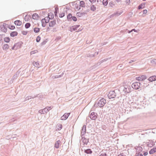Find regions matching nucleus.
<instances>
[{
  "mask_svg": "<svg viewBox=\"0 0 156 156\" xmlns=\"http://www.w3.org/2000/svg\"><path fill=\"white\" fill-rule=\"evenodd\" d=\"M147 154H148V153L147 152H145V153H144V155L145 156L147 155Z\"/></svg>",
  "mask_w": 156,
  "mask_h": 156,
  "instance_id": "obj_43",
  "label": "nucleus"
},
{
  "mask_svg": "<svg viewBox=\"0 0 156 156\" xmlns=\"http://www.w3.org/2000/svg\"><path fill=\"white\" fill-rule=\"evenodd\" d=\"M4 41L5 42H9L10 41V38L9 37H5L4 38Z\"/></svg>",
  "mask_w": 156,
  "mask_h": 156,
  "instance_id": "obj_22",
  "label": "nucleus"
},
{
  "mask_svg": "<svg viewBox=\"0 0 156 156\" xmlns=\"http://www.w3.org/2000/svg\"><path fill=\"white\" fill-rule=\"evenodd\" d=\"M136 156H143V154H142L138 153Z\"/></svg>",
  "mask_w": 156,
  "mask_h": 156,
  "instance_id": "obj_40",
  "label": "nucleus"
},
{
  "mask_svg": "<svg viewBox=\"0 0 156 156\" xmlns=\"http://www.w3.org/2000/svg\"><path fill=\"white\" fill-rule=\"evenodd\" d=\"M70 115V113H65L61 117V119L62 120H65L66 119L69 117Z\"/></svg>",
  "mask_w": 156,
  "mask_h": 156,
  "instance_id": "obj_6",
  "label": "nucleus"
},
{
  "mask_svg": "<svg viewBox=\"0 0 156 156\" xmlns=\"http://www.w3.org/2000/svg\"><path fill=\"white\" fill-rule=\"evenodd\" d=\"M35 63L36 65H37V62H35Z\"/></svg>",
  "mask_w": 156,
  "mask_h": 156,
  "instance_id": "obj_47",
  "label": "nucleus"
},
{
  "mask_svg": "<svg viewBox=\"0 0 156 156\" xmlns=\"http://www.w3.org/2000/svg\"><path fill=\"white\" fill-rule=\"evenodd\" d=\"M49 16V15H48ZM44 21H45V22L46 23H48L49 20L50 18L49 17H45L44 18Z\"/></svg>",
  "mask_w": 156,
  "mask_h": 156,
  "instance_id": "obj_15",
  "label": "nucleus"
},
{
  "mask_svg": "<svg viewBox=\"0 0 156 156\" xmlns=\"http://www.w3.org/2000/svg\"><path fill=\"white\" fill-rule=\"evenodd\" d=\"M147 12V10H144L143 11V13L144 14H146Z\"/></svg>",
  "mask_w": 156,
  "mask_h": 156,
  "instance_id": "obj_37",
  "label": "nucleus"
},
{
  "mask_svg": "<svg viewBox=\"0 0 156 156\" xmlns=\"http://www.w3.org/2000/svg\"><path fill=\"white\" fill-rule=\"evenodd\" d=\"M151 62L154 64H156V59H154L151 61Z\"/></svg>",
  "mask_w": 156,
  "mask_h": 156,
  "instance_id": "obj_36",
  "label": "nucleus"
},
{
  "mask_svg": "<svg viewBox=\"0 0 156 156\" xmlns=\"http://www.w3.org/2000/svg\"><path fill=\"white\" fill-rule=\"evenodd\" d=\"M60 143V141H58L55 143V146L56 148H58L59 147Z\"/></svg>",
  "mask_w": 156,
  "mask_h": 156,
  "instance_id": "obj_14",
  "label": "nucleus"
},
{
  "mask_svg": "<svg viewBox=\"0 0 156 156\" xmlns=\"http://www.w3.org/2000/svg\"><path fill=\"white\" fill-rule=\"evenodd\" d=\"M9 27L11 30H14L15 28V27L12 25L10 26Z\"/></svg>",
  "mask_w": 156,
  "mask_h": 156,
  "instance_id": "obj_33",
  "label": "nucleus"
},
{
  "mask_svg": "<svg viewBox=\"0 0 156 156\" xmlns=\"http://www.w3.org/2000/svg\"><path fill=\"white\" fill-rule=\"evenodd\" d=\"M145 5L144 4H142L138 6V9H140L144 8L145 7Z\"/></svg>",
  "mask_w": 156,
  "mask_h": 156,
  "instance_id": "obj_19",
  "label": "nucleus"
},
{
  "mask_svg": "<svg viewBox=\"0 0 156 156\" xmlns=\"http://www.w3.org/2000/svg\"><path fill=\"white\" fill-rule=\"evenodd\" d=\"M115 94L114 91H110L108 94V96L109 98H113L115 96Z\"/></svg>",
  "mask_w": 156,
  "mask_h": 156,
  "instance_id": "obj_4",
  "label": "nucleus"
},
{
  "mask_svg": "<svg viewBox=\"0 0 156 156\" xmlns=\"http://www.w3.org/2000/svg\"><path fill=\"white\" fill-rule=\"evenodd\" d=\"M30 26V24L29 23H27L25 25V27L26 28H29Z\"/></svg>",
  "mask_w": 156,
  "mask_h": 156,
  "instance_id": "obj_26",
  "label": "nucleus"
},
{
  "mask_svg": "<svg viewBox=\"0 0 156 156\" xmlns=\"http://www.w3.org/2000/svg\"><path fill=\"white\" fill-rule=\"evenodd\" d=\"M45 42H43V44H45Z\"/></svg>",
  "mask_w": 156,
  "mask_h": 156,
  "instance_id": "obj_46",
  "label": "nucleus"
},
{
  "mask_svg": "<svg viewBox=\"0 0 156 156\" xmlns=\"http://www.w3.org/2000/svg\"><path fill=\"white\" fill-rule=\"evenodd\" d=\"M82 131H83V132H86V126H83V128H82Z\"/></svg>",
  "mask_w": 156,
  "mask_h": 156,
  "instance_id": "obj_34",
  "label": "nucleus"
},
{
  "mask_svg": "<svg viewBox=\"0 0 156 156\" xmlns=\"http://www.w3.org/2000/svg\"><path fill=\"white\" fill-rule=\"evenodd\" d=\"M14 23L16 25L21 26L22 24L21 22L19 20H16L14 21Z\"/></svg>",
  "mask_w": 156,
  "mask_h": 156,
  "instance_id": "obj_11",
  "label": "nucleus"
},
{
  "mask_svg": "<svg viewBox=\"0 0 156 156\" xmlns=\"http://www.w3.org/2000/svg\"><path fill=\"white\" fill-rule=\"evenodd\" d=\"M18 46V45L17 44V46L16 47H15V48H17V47Z\"/></svg>",
  "mask_w": 156,
  "mask_h": 156,
  "instance_id": "obj_45",
  "label": "nucleus"
},
{
  "mask_svg": "<svg viewBox=\"0 0 156 156\" xmlns=\"http://www.w3.org/2000/svg\"><path fill=\"white\" fill-rule=\"evenodd\" d=\"M103 3L105 6L106 5L108 4L107 0H103Z\"/></svg>",
  "mask_w": 156,
  "mask_h": 156,
  "instance_id": "obj_27",
  "label": "nucleus"
},
{
  "mask_svg": "<svg viewBox=\"0 0 156 156\" xmlns=\"http://www.w3.org/2000/svg\"><path fill=\"white\" fill-rule=\"evenodd\" d=\"M106 103V100L103 98L101 99L98 102V105L99 107H103Z\"/></svg>",
  "mask_w": 156,
  "mask_h": 156,
  "instance_id": "obj_1",
  "label": "nucleus"
},
{
  "mask_svg": "<svg viewBox=\"0 0 156 156\" xmlns=\"http://www.w3.org/2000/svg\"><path fill=\"white\" fill-rule=\"evenodd\" d=\"M84 14V13H82L81 12H78L77 13L76 15L78 17H80L82 16Z\"/></svg>",
  "mask_w": 156,
  "mask_h": 156,
  "instance_id": "obj_20",
  "label": "nucleus"
},
{
  "mask_svg": "<svg viewBox=\"0 0 156 156\" xmlns=\"http://www.w3.org/2000/svg\"><path fill=\"white\" fill-rule=\"evenodd\" d=\"M80 6L82 7H83L85 6V3L83 1H81L80 2Z\"/></svg>",
  "mask_w": 156,
  "mask_h": 156,
  "instance_id": "obj_24",
  "label": "nucleus"
},
{
  "mask_svg": "<svg viewBox=\"0 0 156 156\" xmlns=\"http://www.w3.org/2000/svg\"><path fill=\"white\" fill-rule=\"evenodd\" d=\"M40 31V28L38 27H35L34 28V31L35 33H38Z\"/></svg>",
  "mask_w": 156,
  "mask_h": 156,
  "instance_id": "obj_18",
  "label": "nucleus"
},
{
  "mask_svg": "<svg viewBox=\"0 0 156 156\" xmlns=\"http://www.w3.org/2000/svg\"><path fill=\"white\" fill-rule=\"evenodd\" d=\"M78 27V26H73L70 28V30L71 31L75 30H76V28Z\"/></svg>",
  "mask_w": 156,
  "mask_h": 156,
  "instance_id": "obj_17",
  "label": "nucleus"
},
{
  "mask_svg": "<svg viewBox=\"0 0 156 156\" xmlns=\"http://www.w3.org/2000/svg\"><path fill=\"white\" fill-rule=\"evenodd\" d=\"M56 24V21L53 20L51 21L49 23V26L50 27H54Z\"/></svg>",
  "mask_w": 156,
  "mask_h": 156,
  "instance_id": "obj_7",
  "label": "nucleus"
},
{
  "mask_svg": "<svg viewBox=\"0 0 156 156\" xmlns=\"http://www.w3.org/2000/svg\"><path fill=\"white\" fill-rule=\"evenodd\" d=\"M100 156H107V155L106 154L103 153L101 154Z\"/></svg>",
  "mask_w": 156,
  "mask_h": 156,
  "instance_id": "obj_38",
  "label": "nucleus"
},
{
  "mask_svg": "<svg viewBox=\"0 0 156 156\" xmlns=\"http://www.w3.org/2000/svg\"><path fill=\"white\" fill-rule=\"evenodd\" d=\"M9 48V46L7 44H4L2 47V49L4 51H7Z\"/></svg>",
  "mask_w": 156,
  "mask_h": 156,
  "instance_id": "obj_10",
  "label": "nucleus"
},
{
  "mask_svg": "<svg viewBox=\"0 0 156 156\" xmlns=\"http://www.w3.org/2000/svg\"><path fill=\"white\" fill-rule=\"evenodd\" d=\"M85 152L87 154H91L92 153V151L90 149H87L85 150Z\"/></svg>",
  "mask_w": 156,
  "mask_h": 156,
  "instance_id": "obj_16",
  "label": "nucleus"
},
{
  "mask_svg": "<svg viewBox=\"0 0 156 156\" xmlns=\"http://www.w3.org/2000/svg\"><path fill=\"white\" fill-rule=\"evenodd\" d=\"M17 34L18 33L16 31H13L11 33L10 36L13 37L17 36Z\"/></svg>",
  "mask_w": 156,
  "mask_h": 156,
  "instance_id": "obj_12",
  "label": "nucleus"
},
{
  "mask_svg": "<svg viewBox=\"0 0 156 156\" xmlns=\"http://www.w3.org/2000/svg\"><path fill=\"white\" fill-rule=\"evenodd\" d=\"M65 16V13L63 12H60L59 14V16L60 17H62Z\"/></svg>",
  "mask_w": 156,
  "mask_h": 156,
  "instance_id": "obj_25",
  "label": "nucleus"
},
{
  "mask_svg": "<svg viewBox=\"0 0 156 156\" xmlns=\"http://www.w3.org/2000/svg\"><path fill=\"white\" fill-rule=\"evenodd\" d=\"M38 52V51L37 50H35L33 51H31L30 52V54L32 55L34 54L35 53H37Z\"/></svg>",
  "mask_w": 156,
  "mask_h": 156,
  "instance_id": "obj_29",
  "label": "nucleus"
},
{
  "mask_svg": "<svg viewBox=\"0 0 156 156\" xmlns=\"http://www.w3.org/2000/svg\"><path fill=\"white\" fill-rule=\"evenodd\" d=\"M148 80L151 82L155 81V80H156V76H153L150 77L148 78Z\"/></svg>",
  "mask_w": 156,
  "mask_h": 156,
  "instance_id": "obj_9",
  "label": "nucleus"
},
{
  "mask_svg": "<svg viewBox=\"0 0 156 156\" xmlns=\"http://www.w3.org/2000/svg\"><path fill=\"white\" fill-rule=\"evenodd\" d=\"M41 38L39 36H38L36 38V41L37 42H39L41 40Z\"/></svg>",
  "mask_w": 156,
  "mask_h": 156,
  "instance_id": "obj_31",
  "label": "nucleus"
},
{
  "mask_svg": "<svg viewBox=\"0 0 156 156\" xmlns=\"http://www.w3.org/2000/svg\"><path fill=\"white\" fill-rule=\"evenodd\" d=\"M42 25L43 27H44L45 26L46 23L45 21H44V19H42L41 20Z\"/></svg>",
  "mask_w": 156,
  "mask_h": 156,
  "instance_id": "obj_21",
  "label": "nucleus"
},
{
  "mask_svg": "<svg viewBox=\"0 0 156 156\" xmlns=\"http://www.w3.org/2000/svg\"><path fill=\"white\" fill-rule=\"evenodd\" d=\"M90 117L91 119L95 120L97 118V116L94 112H92L90 115Z\"/></svg>",
  "mask_w": 156,
  "mask_h": 156,
  "instance_id": "obj_5",
  "label": "nucleus"
},
{
  "mask_svg": "<svg viewBox=\"0 0 156 156\" xmlns=\"http://www.w3.org/2000/svg\"><path fill=\"white\" fill-rule=\"evenodd\" d=\"M133 30L134 31H136L134 29H133L132 30H131V31L130 32H129V33H130V32H132Z\"/></svg>",
  "mask_w": 156,
  "mask_h": 156,
  "instance_id": "obj_44",
  "label": "nucleus"
},
{
  "mask_svg": "<svg viewBox=\"0 0 156 156\" xmlns=\"http://www.w3.org/2000/svg\"><path fill=\"white\" fill-rule=\"evenodd\" d=\"M52 108L51 107H47L44 108V110L45 111H48Z\"/></svg>",
  "mask_w": 156,
  "mask_h": 156,
  "instance_id": "obj_23",
  "label": "nucleus"
},
{
  "mask_svg": "<svg viewBox=\"0 0 156 156\" xmlns=\"http://www.w3.org/2000/svg\"><path fill=\"white\" fill-rule=\"evenodd\" d=\"M91 3H94L95 2L96 0H89Z\"/></svg>",
  "mask_w": 156,
  "mask_h": 156,
  "instance_id": "obj_41",
  "label": "nucleus"
},
{
  "mask_svg": "<svg viewBox=\"0 0 156 156\" xmlns=\"http://www.w3.org/2000/svg\"><path fill=\"white\" fill-rule=\"evenodd\" d=\"M28 31H27L23 30L22 32V33L24 35H26L27 34Z\"/></svg>",
  "mask_w": 156,
  "mask_h": 156,
  "instance_id": "obj_32",
  "label": "nucleus"
},
{
  "mask_svg": "<svg viewBox=\"0 0 156 156\" xmlns=\"http://www.w3.org/2000/svg\"><path fill=\"white\" fill-rule=\"evenodd\" d=\"M55 13L56 14L57 13V10H58V8L57 7H55Z\"/></svg>",
  "mask_w": 156,
  "mask_h": 156,
  "instance_id": "obj_39",
  "label": "nucleus"
},
{
  "mask_svg": "<svg viewBox=\"0 0 156 156\" xmlns=\"http://www.w3.org/2000/svg\"><path fill=\"white\" fill-rule=\"evenodd\" d=\"M119 156H122V155H119Z\"/></svg>",
  "mask_w": 156,
  "mask_h": 156,
  "instance_id": "obj_48",
  "label": "nucleus"
},
{
  "mask_svg": "<svg viewBox=\"0 0 156 156\" xmlns=\"http://www.w3.org/2000/svg\"><path fill=\"white\" fill-rule=\"evenodd\" d=\"M91 9L93 11L95 10V8L93 6L91 7Z\"/></svg>",
  "mask_w": 156,
  "mask_h": 156,
  "instance_id": "obj_42",
  "label": "nucleus"
},
{
  "mask_svg": "<svg viewBox=\"0 0 156 156\" xmlns=\"http://www.w3.org/2000/svg\"><path fill=\"white\" fill-rule=\"evenodd\" d=\"M140 85V83L138 82H135L133 83L132 84V87L133 89L136 90L139 89Z\"/></svg>",
  "mask_w": 156,
  "mask_h": 156,
  "instance_id": "obj_2",
  "label": "nucleus"
},
{
  "mask_svg": "<svg viewBox=\"0 0 156 156\" xmlns=\"http://www.w3.org/2000/svg\"><path fill=\"white\" fill-rule=\"evenodd\" d=\"M72 19L74 21H76L77 20V18L75 16H73Z\"/></svg>",
  "mask_w": 156,
  "mask_h": 156,
  "instance_id": "obj_35",
  "label": "nucleus"
},
{
  "mask_svg": "<svg viewBox=\"0 0 156 156\" xmlns=\"http://www.w3.org/2000/svg\"><path fill=\"white\" fill-rule=\"evenodd\" d=\"M32 18L36 20H39V16L38 15L37 13H34L32 16Z\"/></svg>",
  "mask_w": 156,
  "mask_h": 156,
  "instance_id": "obj_8",
  "label": "nucleus"
},
{
  "mask_svg": "<svg viewBox=\"0 0 156 156\" xmlns=\"http://www.w3.org/2000/svg\"><path fill=\"white\" fill-rule=\"evenodd\" d=\"M147 78V76L146 75H142L136 77V80H137L141 81H143L146 79Z\"/></svg>",
  "mask_w": 156,
  "mask_h": 156,
  "instance_id": "obj_3",
  "label": "nucleus"
},
{
  "mask_svg": "<svg viewBox=\"0 0 156 156\" xmlns=\"http://www.w3.org/2000/svg\"><path fill=\"white\" fill-rule=\"evenodd\" d=\"M156 152V147L151 149L149 151L150 154H152Z\"/></svg>",
  "mask_w": 156,
  "mask_h": 156,
  "instance_id": "obj_13",
  "label": "nucleus"
},
{
  "mask_svg": "<svg viewBox=\"0 0 156 156\" xmlns=\"http://www.w3.org/2000/svg\"><path fill=\"white\" fill-rule=\"evenodd\" d=\"M17 46V44H15L14 45V46L12 48V50H16L17 49V48H15V47H16Z\"/></svg>",
  "mask_w": 156,
  "mask_h": 156,
  "instance_id": "obj_30",
  "label": "nucleus"
},
{
  "mask_svg": "<svg viewBox=\"0 0 156 156\" xmlns=\"http://www.w3.org/2000/svg\"><path fill=\"white\" fill-rule=\"evenodd\" d=\"M72 15L71 14H69L67 16V18L69 20H70V19L72 17Z\"/></svg>",
  "mask_w": 156,
  "mask_h": 156,
  "instance_id": "obj_28",
  "label": "nucleus"
}]
</instances>
